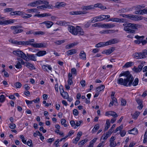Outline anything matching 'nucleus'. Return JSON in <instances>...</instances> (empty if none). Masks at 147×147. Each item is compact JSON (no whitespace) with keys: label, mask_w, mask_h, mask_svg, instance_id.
Instances as JSON below:
<instances>
[{"label":"nucleus","mask_w":147,"mask_h":147,"mask_svg":"<svg viewBox=\"0 0 147 147\" xmlns=\"http://www.w3.org/2000/svg\"><path fill=\"white\" fill-rule=\"evenodd\" d=\"M123 25L125 26L124 28V30L125 31H127L129 33H135V30L141 26L140 25L131 23L124 24H123Z\"/></svg>","instance_id":"1"},{"label":"nucleus","mask_w":147,"mask_h":147,"mask_svg":"<svg viewBox=\"0 0 147 147\" xmlns=\"http://www.w3.org/2000/svg\"><path fill=\"white\" fill-rule=\"evenodd\" d=\"M134 78H127L124 79L122 78H118L116 80L117 83L119 84L125 86H131L134 80Z\"/></svg>","instance_id":"2"},{"label":"nucleus","mask_w":147,"mask_h":147,"mask_svg":"<svg viewBox=\"0 0 147 147\" xmlns=\"http://www.w3.org/2000/svg\"><path fill=\"white\" fill-rule=\"evenodd\" d=\"M68 30L70 32L74 35H83L84 34L82 29L78 26H77L76 28L73 26H69Z\"/></svg>","instance_id":"3"},{"label":"nucleus","mask_w":147,"mask_h":147,"mask_svg":"<svg viewBox=\"0 0 147 147\" xmlns=\"http://www.w3.org/2000/svg\"><path fill=\"white\" fill-rule=\"evenodd\" d=\"M13 53L19 57H21L25 60L28 61L29 59L26 54L21 51H13Z\"/></svg>","instance_id":"4"},{"label":"nucleus","mask_w":147,"mask_h":147,"mask_svg":"<svg viewBox=\"0 0 147 147\" xmlns=\"http://www.w3.org/2000/svg\"><path fill=\"white\" fill-rule=\"evenodd\" d=\"M146 51L144 50L141 52H136L134 55V58L136 59H140L146 57Z\"/></svg>","instance_id":"5"},{"label":"nucleus","mask_w":147,"mask_h":147,"mask_svg":"<svg viewBox=\"0 0 147 147\" xmlns=\"http://www.w3.org/2000/svg\"><path fill=\"white\" fill-rule=\"evenodd\" d=\"M22 26L19 25H16L15 26H12L10 27V29L13 33L14 34H17L22 32L23 31V30L20 29Z\"/></svg>","instance_id":"6"},{"label":"nucleus","mask_w":147,"mask_h":147,"mask_svg":"<svg viewBox=\"0 0 147 147\" xmlns=\"http://www.w3.org/2000/svg\"><path fill=\"white\" fill-rule=\"evenodd\" d=\"M142 6L140 5H137L133 6V9L135 10L134 13L136 14H142V10H141Z\"/></svg>","instance_id":"7"},{"label":"nucleus","mask_w":147,"mask_h":147,"mask_svg":"<svg viewBox=\"0 0 147 147\" xmlns=\"http://www.w3.org/2000/svg\"><path fill=\"white\" fill-rule=\"evenodd\" d=\"M126 16L130 19L135 21H138L141 19V16H138L136 15L128 14Z\"/></svg>","instance_id":"8"},{"label":"nucleus","mask_w":147,"mask_h":147,"mask_svg":"<svg viewBox=\"0 0 147 147\" xmlns=\"http://www.w3.org/2000/svg\"><path fill=\"white\" fill-rule=\"evenodd\" d=\"M18 61L16 62V64L15 65L16 67L18 69H20L22 67V65H24L25 63L23 59L21 58L17 59Z\"/></svg>","instance_id":"9"},{"label":"nucleus","mask_w":147,"mask_h":147,"mask_svg":"<svg viewBox=\"0 0 147 147\" xmlns=\"http://www.w3.org/2000/svg\"><path fill=\"white\" fill-rule=\"evenodd\" d=\"M14 20L9 19L5 20L0 21V24L1 25H8L14 22Z\"/></svg>","instance_id":"10"},{"label":"nucleus","mask_w":147,"mask_h":147,"mask_svg":"<svg viewBox=\"0 0 147 147\" xmlns=\"http://www.w3.org/2000/svg\"><path fill=\"white\" fill-rule=\"evenodd\" d=\"M123 76H125L126 78H128L130 79L131 78H133L129 71H128L124 72L123 73H122L119 75V77H120Z\"/></svg>","instance_id":"11"},{"label":"nucleus","mask_w":147,"mask_h":147,"mask_svg":"<svg viewBox=\"0 0 147 147\" xmlns=\"http://www.w3.org/2000/svg\"><path fill=\"white\" fill-rule=\"evenodd\" d=\"M66 5V3L64 2H57L56 3L55 6H53V8L60 9L61 7L65 6Z\"/></svg>","instance_id":"12"},{"label":"nucleus","mask_w":147,"mask_h":147,"mask_svg":"<svg viewBox=\"0 0 147 147\" xmlns=\"http://www.w3.org/2000/svg\"><path fill=\"white\" fill-rule=\"evenodd\" d=\"M119 42V40L116 38H114L106 42V45L108 46L112 44L117 43Z\"/></svg>","instance_id":"13"},{"label":"nucleus","mask_w":147,"mask_h":147,"mask_svg":"<svg viewBox=\"0 0 147 147\" xmlns=\"http://www.w3.org/2000/svg\"><path fill=\"white\" fill-rule=\"evenodd\" d=\"M37 9H53V6L52 5H43L41 6H38L37 7Z\"/></svg>","instance_id":"14"},{"label":"nucleus","mask_w":147,"mask_h":147,"mask_svg":"<svg viewBox=\"0 0 147 147\" xmlns=\"http://www.w3.org/2000/svg\"><path fill=\"white\" fill-rule=\"evenodd\" d=\"M85 11H72L69 12V14L70 15H78L81 14H85L86 13Z\"/></svg>","instance_id":"15"},{"label":"nucleus","mask_w":147,"mask_h":147,"mask_svg":"<svg viewBox=\"0 0 147 147\" xmlns=\"http://www.w3.org/2000/svg\"><path fill=\"white\" fill-rule=\"evenodd\" d=\"M109 115L114 117V118L118 116L117 114L114 111H109L106 112L105 113V116H109Z\"/></svg>","instance_id":"16"},{"label":"nucleus","mask_w":147,"mask_h":147,"mask_svg":"<svg viewBox=\"0 0 147 147\" xmlns=\"http://www.w3.org/2000/svg\"><path fill=\"white\" fill-rule=\"evenodd\" d=\"M135 37L138 39L134 41L137 44H140L141 43V40H143L144 37L143 36H140L136 35L135 36Z\"/></svg>","instance_id":"17"},{"label":"nucleus","mask_w":147,"mask_h":147,"mask_svg":"<svg viewBox=\"0 0 147 147\" xmlns=\"http://www.w3.org/2000/svg\"><path fill=\"white\" fill-rule=\"evenodd\" d=\"M42 24H45L46 27L49 28H51L53 25V23L51 21H46L42 22Z\"/></svg>","instance_id":"18"},{"label":"nucleus","mask_w":147,"mask_h":147,"mask_svg":"<svg viewBox=\"0 0 147 147\" xmlns=\"http://www.w3.org/2000/svg\"><path fill=\"white\" fill-rule=\"evenodd\" d=\"M51 16V14L50 13H43L42 14H36L34 15V17H37L39 18H42L45 17H47Z\"/></svg>","instance_id":"19"},{"label":"nucleus","mask_w":147,"mask_h":147,"mask_svg":"<svg viewBox=\"0 0 147 147\" xmlns=\"http://www.w3.org/2000/svg\"><path fill=\"white\" fill-rule=\"evenodd\" d=\"M111 21L117 22H123L124 21V19L112 18L109 19L108 21Z\"/></svg>","instance_id":"20"},{"label":"nucleus","mask_w":147,"mask_h":147,"mask_svg":"<svg viewBox=\"0 0 147 147\" xmlns=\"http://www.w3.org/2000/svg\"><path fill=\"white\" fill-rule=\"evenodd\" d=\"M143 65L142 64H140L138 65V67L134 66L133 68V70L135 72L138 73L141 71Z\"/></svg>","instance_id":"21"},{"label":"nucleus","mask_w":147,"mask_h":147,"mask_svg":"<svg viewBox=\"0 0 147 147\" xmlns=\"http://www.w3.org/2000/svg\"><path fill=\"white\" fill-rule=\"evenodd\" d=\"M115 25L114 24H102L101 27L107 28H111L114 27Z\"/></svg>","instance_id":"22"},{"label":"nucleus","mask_w":147,"mask_h":147,"mask_svg":"<svg viewBox=\"0 0 147 147\" xmlns=\"http://www.w3.org/2000/svg\"><path fill=\"white\" fill-rule=\"evenodd\" d=\"M114 50L113 47H111L110 49L104 51L102 53V54H106L107 55H108L111 53Z\"/></svg>","instance_id":"23"},{"label":"nucleus","mask_w":147,"mask_h":147,"mask_svg":"<svg viewBox=\"0 0 147 147\" xmlns=\"http://www.w3.org/2000/svg\"><path fill=\"white\" fill-rule=\"evenodd\" d=\"M41 2L39 0L30 3L28 5V6L31 7H35L40 5V3Z\"/></svg>","instance_id":"24"},{"label":"nucleus","mask_w":147,"mask_h":147,"mask_svg":"<svg viewBox=\"0 0 147 147\" xmlns=\"http://www.w3.org/2000/svg\"><path fill=\"white\" fill-rule=\"evenodd\" d=\"M30 44L29 45H31L32 46L34 47L35 48H39V43H33L32 42H34V39H32L29 40Z\"/></svg>","instance_id":"25"},{"label":"nucleus","mask_w":147,"mask_h":147,"mask_svg":"<svg viewBox=\"0 0 147 147\" xmlns=\"http://www.w3.org/2000/svg\"><path fill=\"white\" fill-rule=\"evenodd\" d=\"M29 41H18V45H22L23 46L29 45H30Z\"/></svg>","instance_id":"26"},{"label":"nucleus","mask_w":147,"mask_h":147,"mask_svg":"<svg viewBox=\"0 0 147 147\" xmlns=\"http://www.w3.org/2000/svg\"><path fill=\"white\" fill-rule=\"evenodd\" d=\"M46 53L47 52L45 51L42 50L39 51L35 55L38 57H41L46 55Z\"/></svg>","instance_id":"27"},{"label":"nucleus","mask_w":147,"mask_h":147,"mask_svg":"<svg viewBox=\"0 0 147 147\" xmlns=\"http://www.w3.org/2000/svg\"><path fill=\"white\" fill-rule=\"evenodd\" d=\"M25 65L28 68H29L30 69H35L34 66L32 64L29 63L28 62H26L25 63Z\"/></svg>","instance_id":"28"},{"label":"nucleus","mask_w":147,"mask_h":147,"mask_svg":"<svg viewBox=\"0 0 147 147\" xmlns=\"http://www.w3.org/2000/svg\"><path fill=\"white\" fill-rule=\"evenodd\" d=\"M128 133L129 134L136 135L138 133V131L137 129L136 128H134L131 130L128 131Z\"/></svg>","instance_id":"29"},{"label":"nucleus","mask_w":147,"mask_h":147,"mask_svg":"<svg viewBox=\"0 0 147 147\" xmlns=\"http://www.w3.org/2000/svg\"><path fill=\"white\" fill-rule=\"evenodd\" d=\"M79 56L80 59L84 60L86 59V53L84 51H81L80 52Z\"/></svg>","instance_id":"30"},{"label":"nucleus","mask_w":147,"mask_h":147,"mask_svg":"<svg viewBox=\"0 0 147 147\" xmlns=\"http://www.w3.org/2000/svg\"><path fill=\"white\" fill-rule=\"evenodd\" d=\"M115 32V31L113 30H103L100 32V33L102 34H108L111 33H113Z\"/></svg>","instance_id":"31"},{"label":"nucleus","mask_w":147,"mask_h":147,"mask_svg":"<svg viewBox=\"0 0 147 147\" xmlns=\"http://www.w3.org/2000/svg\"><path fill=\"white\" fill-rule=\"evenodd\" d=\"M23 13L22 11H16L11 12L10 13V14L11 16H14L15 15H23Z\"/></svg>","instance_id":"32"},{"label":"nucleus","mask_w":147,"mask_h":147,"mask_svg":"<svg viewBox=\"0 0 147 147\" xmlns=\"http://www.w3.org/2000/svg\"><path fill=\"white\" fill-rule=\"evenodd\" d=\"M92 20L91 21V22L92 23H94L95 22L101 21L100 16L94 17L92 18Z\"/></svg>","instance_id":"33"},{"label":"nucleus","mask_w":147,"mask_h":147,"mask_svg":"<svg viewBox=\"0 0 147 147\" xmlns=\"http://www.w3.org/2000/svg\"><path fill=\"white\" fill-rule=\"evenodd\" d=\"M27 57L30 60L35 61L36 60V57L34 54H28Z\"/></svg>","instance_id":"34"},{"label":"nucleus","mask_w":147,"mask_h":147,"mask_svg":"<svg viewBox=\"0 0 147 147\" xmlns=\"http://www.w3.org/2000/svg\"><path fill=\"white\" fill-rule=\"evenodd\" d=\"M92 5L88 6H84L82 7V9L83 10L88 11L90 9H93Z\"/></svg>","instance_id":"35"},{"label":"nucleus","mask_w":147,"mask_h":147,"mask_svg":"<svg viewBox=\"0 0 147 147\" xmlns=\"http://www.w3.org/2000/svg\"><path fill=\"white\" fill-rule=\"evenodd\" d=\"M42 67L43 69L45 71H48L47 69L51 71L52 69V68L51 66L48 65H43Z\"/></svg>","instance_id":"36"},{"label":"nucleus","mask_w":147,"mask_h":147,"mask_svg":"<svg viewBox=\"0 0 147 147\" xmlns=\"http://www.w3.org/2000/svg\"><path fill=\"white\" fill-rule=\"evenodd\" d=\"M106 45V42H100L97 44H96V45L95 47H102L105 46H107V45Z\"/></svg>","instance_id":"37"},{"label":"nucleus","mask_w":147,"mask_h":147,"mask_svg":"<svg viewBox=\"0 0 147 147\" xmlns=\"http://www.w3.org/2000/svg\"><path fill=\"white\" fill-rule=\"evenodd\" d=\"M76 53V50L74 49H73L68 51L67 55L68 56H69L74 54Z\"/></svg>","instance_id":"38"},{"label":"nucleus","mask_w":147,"mask_h":147,"mask_svg":"<svg viewBox=\"0 0 147 147\" xmlns=\"http://www.w3.org/2000/svg\"><path fill=\"white\" fill-rule=\"evenodd\" d=\"M105 86L104 85L101 84L100 86L97 87L96 88V90L99 92L103 90L105 88Z\"/></svg>","instance_id":"39"},{"label":"nucleus","mask_w":147,"mask_h":147,"mask_svg":"<svg viewBox=\"0 0 147 147\" xmlns=\"http://www.w3.org/2000/svg\"><path fill=\"white\" fill-rule=\"evenodd\" d=\"M99 127L100 126L98 124L96 125L92 130V133H94L96 132L99 129Z\"/></svg>","instance_id":"40"},{"label":"nucleus","mask_w":147,"mask_h":147,"mask_svg":"<svg viewBox=\"0 0 147 147\" xmlns=\"http://www.w3.org/2000/svg\"><path fill=\"white\" fill-rule=\"evenodd\" d=\"M101 21H102L104 20L109 18H110V16L109 15H102L100 16Z\"/></svg>","instance_id":"41"},{"label":"nucleus","mask_w":147,"mask_h":147,"mask_svg":"<svg viewBox=\"0 0 147 147\" xmlns=\"http://www.w3.org/2000/svg\"><path fill=\"white\" fill-rule=\"evenodd\" d=\"M20 138L21 139L23 143L25 144H26V139L24 137L23 135H20Z\"/></svg>","instance_id":"42"},{"label":"nucleus","mask_w":147,"mask_h":147,"mask_svg":"<svg viewBox=\"0 0 147 147\" xmlns=\"http://www.w3.org/2000/svg\"><path fill=\"white\" fill-rule=\"evenodd\" d=\"M139 82V79L136 78L135 79L134 82H132V85L134 86H136L138 85Z\"/></svg>","instance_id":"43"},{"label":"nucleus","mask_w":147,"mask_h":147,"mask_svg":"<svg viewBox=\"0 0 147 147\" xmlns=\"http://www.w3.org/2000/svg\"><path fill=\"white\" fill-rule=\"evenodd\" d=\"M140 114V112L137 111L133 115L132 117L134 119H136Z\"/></svg>","instance_id":"44"},{"label":"nucleus","mask_w":147,"mask_h":147,"mask_svg":"<svg viewBox=\"0 0 147 147\" xmlns=\"http://www.w3.org/2000/svg\"><path fill=\"white\" fill-rule=\"evenodd\" d=\"M33 34L34 35H39L40 34L43 35L45 34V32L43 31H38L34 32Z\"/></svg>","instance_id":"45"},{"label":"nucleus","mask_w":147,"mask_h":147,"mask_svg":"<svg viewBox=\"0 0 147 147\" xmlns=\"http://www.w3.org/2000/svg\"><path fill=\"white\" fill-rule=\"evenodd\" d=\"M65 42L64 40H58L55 41L54 43L57 45H59L64 43Z\"/></svg>","instance_id":"46"},{"label":"nucleus","mask_w":147,"mask_h":147,"mask_svg":"<svg viewBox=\"0 0 147 147\" xmlns=\"http://www.w3.org/2000/svg\"><path fill=\"white\" fill-rule=\"evenodd\" d=\"M38 9L37 8H34L33 9H29L27 10V11L28 13L31 12H36L37 11Z\"/></svg>","instance_id":"47"},{"label":"nucleus","mask_w":147,"mask_h":147,"mask_svg":"<svg viewBox=\"0 0 147 147\" xmlns=\"http://www.w3.org/2000/svg\"><path fill=\"white\" fill-rule=\"evenodd\" d=\"M40 2V4H44L45 5H51V4H49V2L46 0H39Z\"/></svg>","instance_id":"48"},{"label":"nucleus","mask_w":147,"mask_h":147,"mask_svg":"<svg viewBox=\"0 0 147 147\" xmlns=\"http://www.w3.org/2000/svg\"><path fill=\"white\" fill-rule=\"evenodd\" d=\"M14 85L17 88H20L22 86L21 84L18 82H17L15 83L14 84Z\"/></svg>","instance_id":"49"},{"label":"nucleus","mask_w":147,"mask_h":147,"mask_svg":"<svg viewBox=\"0 0 147 147\" xmlns=\"http://www.w3.org/2000/svg\"><path fill=\"white\" fill-rule=\"evenodd\" d=\"M61 95L65 98H67L69 96L68 93L66 92H64Z\"/></svg>","instance_id":"50"},{"label":"nucleus","mask_w":147,"mask_h":147,"mask_svg":"<svg viewBox=\"0 0 147 147\" xmlns=\"http://www.w3.org/2000/svg\"><path fill=\"white\" fill-rule=\"evenodd\" d=\"M61 122L62 125H63L65 127H67V125L65 123L66 121L65 119H62L61 120Z\"/></svg>","instance_id":"51"},{"label":"nucleus","mask_w":147,"mask_h":147,"mask_svg":"<svg viewBox=\"0 0 147 147\" xmlns=\"http://www.w3.org/2000/svg\"><path fill=\"white\" fill-rule=\"evenodd\" d=\"M133 63L132 62H128L126 63L124 67H128L131 66L132 65Z\"/></svg>","instance_id":"52"},{"label":"nucleus","mask_w":147,"mask_h":147,"mask_svg":"<svg viewBox=\"0 0 147 147\" xmlns=\"http://www.w3.org/2000/svg\"><path fill=\"white\" fill-rule=\"evenodd\" d=\"M13 10V9L12 8H7L4 9V11L5 13L11 12Z\"/></svg>","instance_id":"53"},{"label":"nucleus","mask_w":147,"mask_h":147,"mask_svg":"<svg viewBox=\"0 0 147 147\" xmlns=\"http://www.w3.org/2000/svg\"><path fill=\"white\" fill-rule=\"evenodd\" d=\"M5 97L4 95H1L0 96V102H3L5 101Z\"/></svg>","instance_id":"54"},{"label":"nucleus","mask_w":147,"mask_h":147,"mask_svg":"<svg viewBox=\"0 0 147 147\" xmlns=\"http://www.w3.org/2000/svg\"><path fill=\"white\" fill-rule=\"evenodd\" d=\"M32 15L30 14H25V15L23 16V18H28L32 17Z\"/></svg>","instance_id":"55"},{"label":"nucleus","mask_w":147,"mask_h":147,"mask_svg":"<svg viewBox=\"0 0 147 147\" xmlns=\"http://www.w3.org/2000/svg\"><path fill=\"white\" fill-rule=\"evenodd\" d=\"M56 24L60 25V26H62L65 24V23L64 21H57L56 22Z\"/></svg>","instance_id":"56"},{"label":"nucleus","mask_w":147,"mask_h":147,"mask_svg":"<svg viewBox=\"0 0 147 147\" xmlns=\"http://www.w3.org/2000/svg\"><path fill=\"white\" fill-rule=\"evenodd\" d=\"M71 73L75 76H76V74L77 71L76 69L75 68H73L71 69Z\"/></svg>","instance_id":"57"},{"label":"nucleus","mask_w":147,"mask_h":147,"mask_svg":"<svg viewBox=\"0 0 147 147\" xmlns=\"http://www.w3.org/2000/svg\"><path fill=\"white\" fill-rule=\"evenodd\" d=\"M83 123V121H78L76 122V123L75 124V125H76V126H75L74 127V128H76L77 127H76V126H79L81 123Z\"/></svg>","instance_id":"58"},{"label":"nucleus","mask_w":147,"mask_h":147,"mask_svg":"<svg viewBox=\"0 0 147 147\" xmlns=\"http://www.w3.org/2000/svg\"><path fill=\"white\" fill-rule=\"evenodd\" d=\"M88 141V140L87 139L83 140L80 142L79 144L81 146H82L84 144L86 143Z\"/></svg>","instance_id":"59"},{"label":"nucleus","mask_w":147,"mask_h":147,"mask_svg":"<svg viewBox=\"0 0 147 147\" xmlns=\"http://www.w3.org/2000/svg\"><path fill=\"white\" fill-rule=\"evenodd\" d=\"M121 105L123 106H124L126 105V100L123 99H121Z\"/></svg>","instance_id":"60"},{"label":"nucleus","mask_w":147,"mask_h":147,"mask_svg":"<svg viewBox=\"0 0 147 147\" xmlns=\"http://www.w3.org/2000/svg\"><path fill=\"white\" fill-rule=\"evenodd\" d=\"M101 25L100 24V23H97L92 24V26L93 27H101Z\"/></svg>","instance_id":"61"},{"label":"nucleus","mask_w":147,"mask_h":147,"mask_svg":"<svg viewBox=\"0 0 147 147\" xmlns=\"http://www.w3.org/2000/svg\"><path fill=\"white\" fill-rule=\"evenodd\" d=\"M29 146L31 147L32 146V142L31 140H29L28 141L26 142V144Z\"/></svg>","instance_id":"62"},{"label":"nucleus","mask_w":147,"mask_h":147,"mask_svg":"<svg viewBox=\"0 0 147 147\" xmlns=\"http://www.w3.org/2000/svg\"><path fill=\"white\" fill-rule=\"evenodd\" d=\"M39 48L45 47H46V45L44 43H39Z\"/></svg>","instance_id":"63"},{"label":"nucleus","mask_w":147,"mask_h":147,"mask_svg":"<svg viewBox=\"0 0 147 147\" xmlns=\"http://www.w3.org/2000/svg\"><path fill=\"white\" fill-rule=\"evenodd\" d=\"M143 71L144 72H146L145 73V75L146 76H147V66L144 67L143 69Z\"/></svg>","instance_id":"64"}]
</instances>
